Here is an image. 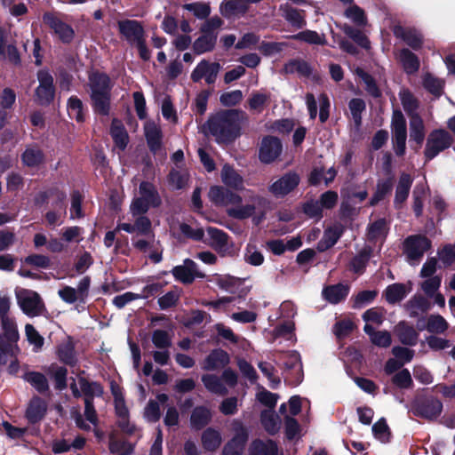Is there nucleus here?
I'll return each mask as SVG.
<instances>
[{
  "instance_id": "3c124183",
  "label": "nucleus",
  "mask_w": 455,
  "mask_h": 455,
  "mask_svg": "<svg viewBox=\"0 0 455 455\" xmlns=\"http://www.w3.org/2000/svg\"><path fill=\"white\" fill-rule=\"evenodd\" d=\"M444 81L427 73L423 77V87L436 98L442 96L444 88Z\"/></svg>"
},
{
  "instance_id": "a18cd8bd",
  "label": "nucleus",
  "mask_w": 455,
  "mask_h": 455,
  "mask_svg": "<svg viewBox=\"0 0 455 455\" xmlns=\"http://www.w3.org/2000/svg\"><path fill=\"white\" fill-rule=\"evenodd\" d=\"M221 178L223 183L231 188L239 190L243 188V180L231 166L225 165L222 169Z\"/></svg>"
},
{
  "instance_id": "c9c22d12",
  "label": "nucleus",
  "mask_w": 455,
  "mask_h": 455,
  "mask_svg": "<svg viewBox=\"0 0 455 455\" xmlns=\"http://www.w3.org/2000/svg\"><path fill=\"white\" fill-rule=\"evenodd\" d=\"M373 253L371 246H364L350 261V269L355 274H363Z\"/></svg>"
},
{
  "instance_id": "6e6d98bb",
  "label": "nucleus",
  "mask_w": 455,
  "mask_h": 455,
  "mask_svg": "<svg viewBox=\"0 0 455 455\" xmlns=\"http://www.w3.org/2000/svg\"><path fill=\"white\" fill-rule=\"evenodd\" d=\"M449 328L446 320L441 315H430L427 317L426 330L430 333L441 334Z\"/></svg>"
},
{
  "instance_id": "72a5a7b5",
  "label": "nucleus",
  "mask_w": 455,
  "mask_h": 455,
  "mask_svg": "<svg viewBox=\"0 0 455 455\" xmlns=\"http://www.w3.org/2000/svg\"><path fill=\"white\" fill-rule=\"evenodd\" d=\"M283 16L285 20L297 29L303 28L307 25L303 10H298L289 4L281 5Z\"/></svg>"
},
{
  "instance_id": "13d9d810",
  "label": "nucleus",
  "mask_w": 455,
  "mask_h": 455,
  "mask_svg": "<svg viewBox=\"0 0 455 455\" xmlns=\"http://www.w3.org/2000/svg\"><path fill=\"white\" fill-rule=\"evenodd\" d=\"M372 434L381 443H389L392 434L386 419L381 418L372 426Z\"/></svg>"
},
{
  "instance_id": "f257e3e1",
  "label": "nucleus",
  "mask_w": 455,
  "mask_h": 455,
  "mask_svg": "<svg viewBox=\"0 0 455 455\" xmlns=\"http://www.w3.org/2000/svg\"><path fill=\"white\" fill-rule=\"evenodd\" d=\"M244 116L245 113L240 109H221L209 116L203 130L214 137L218 143H232L241 136Z\"/></svg>"
},
{
  "instance_id": "f704fd0d",
  "label": "nucleus",
  "mask_w": 455,
  "mask_h": 455,
  "mask_svg": "<svg viewBox=\"0 0 455 455\" xmlns=\"http://www.w3.org/2000/svg\"><path fill=\"white\" fill-rule=\"evenodd\" d=\"M399 97L403 110L408 115L410 119H413V116H419L418 113V109L419 108V100L408 88L401 90L399 92Z\"/></svg>"
},
{
  "instance_id": "6e6552de",
  "label": "nucleus",
  "mask_w": 455,
  "mask_h": 455,
  "mask_svg": "<svg viewBox=\"0 0 455 455\" xmlns=\"http://www.w3.org/2000/svg\"><path fill=\"white\" fill-rule=\"evenodd\" d=\"M16 299L19 307L28 316H38L45 309L41 296L35 291L22 289L16 292Z\"/></svg>"
},
{
  "instance_id": "423d86ee",
  "label": "nucleus",
  "mask_w": 455,
  "mask_h": 455,
  "mask_svg": "<svg viewBox=\"0 0 455 455\" xmlns=\"http://www.w3.org/2000/svg\"><path fill=\"white\" fill-rule=\"evenodd\" d=\"M451 135L444 129L432 131L426 143L424 156L426 162H429L452 144Z\"/></svg>"
},
{
  "instance_id": "20e7f679",
  "label": "nucleus",
  "mask_w": 455,
  "mask_h": 455,
  "mask_svg": "<svg viewBox=\"0 0 455 455\" xmlns=\"http://www.w3.org/2000/svg\"><path fill=\"white\" fill-rule=\"evenodd\" d=\"M36 77L39 84L34 92V101L38 106L48 107L56 96L54 78L48 69H39Z\"/></svg>"
},
{
  "instance_id": "4be33fe9",
  "label": "nucleus",
  "mask_w": 455,
  "mask_h": 455,
  "mask_svg": "<svg viewBox=\"0 0 455 455\" xmlns=\"http://www.w3.org/2000/svg\"><path fill=\"white\" fill-rule=\"evenodd\" d=\"M144 134L149 151L156 154L163 146V133L161 129L154 123H148L144 127Z\"/></svg>"
},
{
  "instance_id": "7ed1b4c3",
  "label": "nucleus",
  "mask_w": 455,
  "mask_h": 455,
  "mask_svg": "<svg viewBox=\"0 0 455 455\" xmlns=\"http://www.w3.org/2000/svg\"><path fill=\"white\" fill-rule=\"evenodd\" d=\"M442 401L432 394L431 388L418 391L411 403V411L416 417L427 421L436 420L442 414Z\"/></svg>"
},
{
  "instance_id": "a19ab883",
  "label": "nucleus",
  "mask_w": 455,
  "mask_h": 455,
  "mask_svg": "<svg viewBox=\"0 0 455 455\" xmlns=\"http://www.w3.org/2000/svg\"><path fill=\"white\" fill-rule=\"evenodd\" d=\"M250 453L251 455H278V447L276 443L271 439L266 443L256 439L251 445Z\"/></svg>"
},
{
  "instance_id": "774afa93",
  "label": "nucleus",
  "mask_w": 455,
  "mask_h": 455,
  "mask_svg": "<svg viewBox=\"0 0 455 455\" xmlns=\"http://www.w3.org/2000/svg\"><path fill=\"white\" fill-rule=\"evenodd\" d=\"M188 180V178L187 174L182 173L181 172L173 168L169 172L167 175L169 185L173 187L175 189L184 188Z\"/></svg>"
},
{
  "instance_id": "f3484780",
  "label": "nucleus",
  "mask_w": 455,
  "mask_h": 455,
  "mask_svg": "<svg viewBox=\"0 0 455 455\" xmlns=\"http://www.w3.org/2000/svg\"><path fill=\"white\" fill-rule=\"evenodd\" d=\"M345 232V228L341 224L329 227L323 232V237L316 244V249L320 252H323L333 247L341 238Z\"/></svg>"
},
{
  "instance_id": "0eeeda50",
  "label": "nucleus",
  "mask_w": 455,
  "mask_h": 455,
  "mask_svg": "<svg viewBox=\"0 0 455 455\" xmlns=\"http://www.w3.org/2000/svg\"><path fill=\"white\" fill-rule=\"evenodd\" d=\"M42 20L62 44L72 43L76 36L75 30L69 24L61 20L57 12H45L42 16Z\"/></svg>"
},
{
  "instance_id": "a878e982",
  "label": "nucleus",
  "mask_w": 455,
  "mask_h": 455,
  "mask_svg": "<svg viewBox=\"0 0 455 455\" xmlns=\"http://www.w3.org/2000/svg\"><path fill=\"white\" fill-rule=\"evenodd\" d=\"M206 231L210 238L208 244L219 253L226 252L229 239L228 234L215 227H208Z\"/></svg>"
},
{
  "instance_id": "bb28decb",
  "label": "nucleus",
  "mask_w": 455,
  "mask_h": 455,
  "mask_svg": "<svg viewBox=\"0 0 455 455\" xmlns=\"http://www.w3.org/2000/svg\"><path fill=\"white\" fill-rule=\"evenodd\" d=\"M20 159L25 166L35 168L44 163L45 156L37 144H33L26 148L20 156Z\"/></svg>"
},
{
  "instance_id": "c03bdc74",
  "label": "nucleus",
  "mask_w": 455,
  "mask_h": 455,
  "mask_svg": "<svg viewBox=\"0 0 455 455\" xmlns=\"http://www.w3.org/2000/svg\"><path fill=\"white\" fill-rule=\"evenodd\" d=\"M1 326L3 329V335L5 339V343L11 344L17 343L20 339V334L16 322L13 318L9 316L1 319Z\"/></svg>"
},
{
  "instance_id": "aec40b11",
  "label": "nucleus",
  "mask_w": 455,
  "mask_h": 455,
  "mask_svg": "<svg viewBox=\"0 0 455 455\" xmlns=\"http://www.w3.org/2000/svg\"><path fill=\"white\" fill-rule=\"evenodd\" d=\"M212 419L211 410L204 405L196 406L190 415V426L196 431H199L206 427Z\"/></svg>"
},
{
  "instance_id": "680f3d73",
  "label": "nucleus",
  "mask_w": 455,
  "mask_h": 455,
  "mask_svg": "<svg viewBox=\"0 0 455 455\" xmlns=\"http://www.w3.org/2000/svg\"><path fill=\"white\" fill-rule=\"evenodd\" d=\"M393 135L407 134L406 119L400 109H394L391 120Z\"/></svg>"
},
{
  "instance_id": "473e14b6",
  "label": "nucleus",
  "mask_w": 455,
  "mask_h": 455,
  "mask_svg": "<svg viewBox=\"0 0 455 455\" xmlns=\"http://www.w3.org/2000/svg\"><path fill=\"white\" fill-rule=\"evenodd\" d=\"M349 293V287L343 283L328 285L323 290V297L331 304H338L344 300Z\"/></svg>"
},
{
  "instance_id": "0e129e2a",
  "label": "nucleus",
  "mask_w": 455,
  "mask_h": 455,
  "mask_svg": "<svg viewBox=\"0 0 455 455\" xmlns=\"http://www.w3.org/2000/svg\"><path fill=\"white\" fill-rule=\"evenodd\" d=\"M183 8L187 11L192 12L193 14L200 20L208 18L211 13V6L209 3L195 2L185 4Z\"/></svg>"
},
{
  "instance_id": "864d4df0",
  "label": "nucleus",
  "mask_w": 455,
  "mask_h": 455,
  "mask_svg": "<svg viewBox=\"0 0 455 455\" xmlns=\"http://www.w3.org/2000/svg\"><path fill=\"white\" fill-rule=\"evenodd\" d=\"M351 117L356 128L362 126V114L366 109L365 101L361 98H353L348 102Z\"/></svg>"
},
{
  "instance_id": "2f4dec72",
  "label": "nucleus",
  "mask_w": 455,
  "mask_h": 455,
  "mask_svg": "<svg viewBox=\"0 0 455 455\" xmlns=\"http://www.w3.org/2000/svg\"><path fill=\"white\" fill-rule=\"evenodd\" d=\"M399 61L403 67V71L407 75H414L419 70V58L407 48H403L400 50Z\"/></svg>"
},
{
  "instance_id": "49530a36",
  "label": "nucleus",
  "mask_w": 455,
  "mask_h": 455,
  "mask_svg": "<svg viewBox=\"0 0 455 455\" xmlns=\"http://www.w3.org/2000/svg\"><path fill=\"white\" fill-rule=\"evenodd\" d=\"M341 29L345 35L351 38L358 46L365 50L370 49L371 42L363 31L348 24H344Z\"/></svg>"
},
{
  "instance_id": "9d476101",
  "label": "nucleus",
  "mask_w": 455,
  "mask_h": 455,
  "mask_svg": "<svg viewBox=\"0 0 455 455\" xmlns=\"http://www.w3.org/2000/svg\"><path fill=\"white\" fill-rule=\"evenodd\" d=\"M300 183V176L294 171H289L268 187V191L275 198H283L293 192Z\"/></svg>"
},
{
  "instance_id": "c85d7f7f",
  "label": "nucleus",
  "mask_w": 455,
  "mask_h": 455,
  "mask_svg": "<svg viewBox=\"0 0 455 455\" xmlns=\"http://www.w3.org/2000/svg\"><path fill=\"white\" fill-rule=\"evenodd\" d=\"M412 182L413 179L409 173L403 172L400 175L398 183L395 188V195L394 199L395 207L400 206L407 200Z\"/></svg>"
},
{
  "instance_id": "e433bc0d",
  "label": "nucleus",
  "mask_w": 455,
  "mask_h": 455,
  "mask_svg": "<svg viewBox=\"0 0 455 455\" xmlns=\"http://www.w3.org/2000/svg\"><path fill=\"white\" fill-rule=\"evenodd\" d=\"M141 198L148 202L153 208L162 204L161 196L155 185L149 181H141L139 187Z\"/></svg>"
},
{
  "instance_id": "393cba45",
  "label": "nucleus",
  "mask_w": 455,
  "mask_h": 455,
  "mask_svg": "<svg viewBox=\"0 0 455 455\" xmlns=\"http://www.w3.org/2000/svg\"><path fill=\"white\" fill-rule=\"evenodd\" d=\"M394 34L401 38L408 46L415 51L421 49L423 45V37L416 29L403 28L401 26L395 27Z\"/></svg>"
},
{
  "instance_id": "4d7b16f0",
  "label": "nucleus",
  "mask_w": 455,
  "mask_h": 455,
  "mask_svg": "<svg viewBox=\"0 0 455 455\" xmlns=\"http://www.w3.org/2000/svg\"><path fill=\"white\" fill-rule=\"evenodd\" d=\"M283 368L287 371L298 369L299 376L297 378V384H299L303 379V370L301 357L299 352L291 351L283 362Z\"/></svg>"
},
{
  "instance_id": "e2e57ef3",
  "label": "nucleus",
  "mask_w": 455,
  "mask_h": 455,
  "mask_svg": "<svg viewBox=\"0 0 455 455\" xmlns=\"http://www.w3.org/2000/svg\"><path fill=\"white\" fill-rule=\"evenodd\" d=\"M302 212L310 219L320 220L323 217L322 207L318 201L309 199L301 204Z\"/></svg>"
},
{
  "instance_id": "c756f323",
  "label": "nucleus",
  "mask_w": 455,
  "mask_h": 455,
  "mask_svg": "<svg viewBox=\"0 0 455 455\" xmlns=\"http://www.w3.org/2000/svg\"><path fill=\"white\" fill-rule=\"evenodd\" d=\"M395 332L399 341L405 346H416L419 339V333L413 326L402 321L395 326Z\"/></svg>"
},
{
  "instance_id": "603ef678",
  "label": "nucleus",
  "mask_w": 455,
  "mask_h": 455,
  "mask_svg": "<svg viewBox=\"0 0 455 455\" xmlns=\"http://www.w3.org/2000/svg\"><path fill=\"white\" fill-rule=\"evenodd\" d=\"M356 75L364 83L365 90L371 96L375 99L380 98L382 96V92L378 86L376 80L371 74L364 71L363 68H358L356 69Z\"/></svg>"
},
{
  "instance_id": "1a4fd4ad",
  "label": "nucleus",
  "mask_w": 455,
  "mask_h": 455,
  "mask_svg": "<svg viewBox=\"0 0 455 455\" xmlns=\"http://www.w3.org/2000/svg\"><path fill=\"white\" fill-rule=\"evenodd\" d=\"M432 247L431 240L425 235H411L403 243V253L409 260L419 261Z\"/></svg>"
},
{
  "instance_id": "dca6fc26",
  "label": "nucleus",
  "mask_w": 455,
  "mask_h": 455,
  "mask_svg": "<svg viewBox=\"0 0 455 455\" xmlns=\"http://www.w3.org/2000/svg\"><path fill=\"white\" fill-rule=\"evenodd\" d=\"M56 354L58 359L65 365L74 367L78 363L76 344L71 336H68L64 342L57 346Z\"/></svg>"
},
{
  "instance_id": "39448f33",
  "label": "nucleus",
  "mask_w": 455,
  "mask_h": 455,
  "mask_svg": "<svg viewBox=\"0 0 455 455\" xmlns=\"http://www.w3.org/2000/svg\"><path fill=\"white\" fill-rule=\"evenodd\" d=\"M231 427L234 435L223 446L221 455H243L249 441V430L239 419H234Z\"/></svg>"
},
{
  "instance_id": "b1692460",
  "label": "nucleus",
  "mask_w": 455,
  "mask_h": 455,
  "mask_svg": "<svg viewBox=\"0 0 455 455\" xmlns=\"http://www.w3.org/2000/svg\"><path fill=\"white\" fill-rule=\"evenodd\" d=\"M109 133L115 146L121 151H124L129 143V134L121 120L114 118L111 122Z\"/></svg>"
},
{
  "instance_id": "37998d69",
  "label": "nucleus",
  "mask_w": 455,
  "mask_h": 455,
  "mask_svg": "<svg viewBox=\"0 0 455 455\" xmlns=\"http://www.w3.org/2000/svg\"><path fill=\"white\" fill-rule=\"evenodd\" d=\"M108 448L116 455H132L135 446L126 440L116 439L115 434H110Z\"/></svg>"
},
{
  "instance_id": "8fccbe9b",
  "label": "nucleus",
  "mask_w": 455,
  "mask_h": 455,
  "mask_svg": "<svg viewBox=\"0 0 455 455\" xmlns=\"http://www.w3.org/2000/svg\"><path fill=\"white\" fill-rule=\"evenodd\" d=\"M181 289L174 285L171 291L158 298L157 303L161 310L175 307L180 298Z\"/></svg>"
},
{
  "instance_id": "9b49d317",
  "label": "nucleus",
  "mask_w": 455,
  "mask_h": 455,
  "mask_svg": "<svg viewBox=\"0 0 455 455\" xmlns=\"http://www.w3.org/2000/svg\"><path fill=\"white\" fill-rule=\"evenodd\" d=\"M283 145L277 137L267 135L263 137L259 149V159L263 164H271L282 153Z\"/></svg>"
},
{
  "instance_id": "a211bd4d",
  "label": "nucleus",
  "mask_w": 455,
  "mask_h": 455,
  "mask_svg": "<svg viewBox=\"0 0 455 455\" xmlns=\"http://www.w3.org/2000/svg\"><path fill=\"white\" fill-rule=\"evenodd\" d=\"M425 125L423 119L420 116H413V119H410V141L411 148L418 152L421 148L425 140Z\"/></svg>"
},
{
  "instance_id": "4468645a",
  "label": "nucleus",
  "mask_w": 455,
  "mask_h": 455,
  "mask_svg": "<svg viewBox=\"0 0 455 455\" xmlns=\"http://www.w3.org/2000/svg\"><path fill=\"white\" fill-rule=\"evenodd\" d=\"M171 272L177 281L184 284L192 283L196 277L204 276V274L197 271V265L191 259H186L183 265L175 266Z\"/></svg>"
},
{
  "instance_id": "f03ea898",
  "label": "nucleus",
  "mask_w": 455,
  "mask_h": 455,
  "mask_svg": "<svg viewBox=\"0 0 455 455\" xmlns=\"http://www.w3.org/2000/svg\"><path fill=\"white\" fill-rule=\"evenodd\" d=\"M88 86L93 113L100 116H109L113 89L110 76L105 72L94 70L88 75Z\"/></svg>"
},
{
  "instance_id": "cd10ccee",
  "label": "nucleus",
  "mask_w": 455,
  "mask_h": 455,
  "mask_svg": "<svg viewBox=\"0 0 455 455\" xmlns=\"http://www.w3.org/2000/svg\"><path fill=\"white\" fill-rule=\"evenodd\" d=\"M394 182V175H390L384 180H379L376 185V190L369 201V206H376L380 201L391 195Z\"/></svg>"
},
{
  "instance_id": "7c9ffc66",
  "label": "nucleus",
  "mask_w": 455,
  "mask_h": 455,
  "mask_svg": "<svg viewBox=\"0 0 455 455\" xmlns=\"http://www.w3.org/2000/svg\"><path fill=\"white\" fill-rule=\"evenodd\" d=\"M203 448L209 452L216 451L222 443V436L219 430L209 427H206L201 435Z\"/></svg>"
},
{
  "instance_id": "ddd939ff",
  "label": "nucleus",
  "mask_w": 455,
  "mask_h": 455,
  "mask_svg": "<svg viewBox=\"0 0 455 455\" xmlns=\"http://www.w3.org/2000/svg\"><path fill=\"white\" fill-rule=\"evenodd\" d=\"M221 68L219 62H210L206 60H202L191 73V80L194 83H199L204 78L206 84H212L216 82L218 74Z\"/></svg>"
},
{
  "instance_id": "58836bf2",
  "label": "nucleus",
  "mask_w": 455,
  "mask_h": 455,
  "mask_svg": "<svg viewBox=\"0 0 455 455\" xmlns=\"http://www.w3.org/2000/svg\"><path fill=\"white\" fill-rule=\"evenodd\" d=\"M260 422L268 435H275L279 432L280 418L274 411H262L260 412Z\"/></svg>"
},
{
  "instance_id": "2eb2a0df",
  "label": "nucleus",
  "mask_w": 455,
  "mask_h": 455,
  "mask_svg": "<svg viewBox=\"0 0 455 455\" xmlns=\"http://www.w3.org/2000/svg\"><path fill=\"white\" fill-rule=\"evenodd\" d=\"M47 412V403L40 396L34 395L26 409L25 418L30 425L42 421Z\"/></svg>"
},
{
  "instance_id": "052dcab7",
  "label": "nucleus",
  "mask_w": 455,
  "mask_h": 455,
  "mask_svg": "<svg viewBox=\"0 0 455 455\" xmlns=\"http://www.w3.org/2000/svg\"><path fill=\"white\" fill-rule=\"evenodd\" d=\"M202 382L205 388L214 394H225L226 387L220 381V378L214 374H204L202 376Z\"/></svg>"
},
{
  "instance_id": "09e8293b",
  "label": "nucleus",
  "mask_w": 455,
  "mask_h": 455,
  "mask_svg": "<svg viewBox=\"0 0 455 455\" xmlns=\"http://www.w3.org/2000/svg\"><path fill=\"white\" fill-rule=\"evenodd\" d=\"M24 379L40 394H44L49 390L48 380L42 372L28 371L24 375Z\"/></svg>"
},
{
  "instance_id": "5fc2aeb1",
  "label": "nucleus",
  "mask_w": 455,
  "mask_h": 455,
  "mask_svg": "<svg viewBox=\"0 0 455 455\" xmlns=\"http://www.w3.org/2000/svg\"><path fill=\"white\" fill-rule=\"evenodd\" d=\"M291 38L315 45H324L327 43L324 35L320 36L316 31L309 29L299 32Z\"/></svg>"
},
{
  "instance_id": "5701e85b",
  "label": "nucleus",
  "mask_w": 455,
  "mask_h": 455,
  "mask_svg": "<svg viewBox=\"0 0 455 455\" xmlns=\"http://www.w3.org/2000/svg\"><path fill=\"white\" fill-rule=\"evenodd\" d=\"M78 384L84 399L94 401L95 397H102L104 395V387L99 381L89 380L79 374Z\"/></svg>"
},
{
  "instance_id": "f8f14e48",
  "label": "nucleus",
  "mask_w": 455,
  "mask_h": 455,
  "mask_svg": "<svg viewBox=\"0 0 455 455\" xmlns=\"http://www.w3.org/2000/svg\"><path fill=\"white\" fill-rule=\"evenodd\" d=\"M118 32L131 45L146 36L142 23L137 20L117 21Z\"/></svg>"
},
{
  "instance_id": "6ab92c4d",
  "label": "nucleus",
  "mask_w": 455,
  "mask_h": 455,
  "mask_svg": "<svg viewBox=\"0 0 455 455\" xmlns=\"http://www.w3.org/2000/svg\"><path fill=\"white\" fill-rule=\"evenodd\" d=\"M249 12L243 0H223L220 4V12L226 19L243 17Z\"/></svg>"
},
{
  "instance_id": "bf43d9fd",
  "label": "nucleus",
  "mask_w": 455,
  "mask_h": 455,
  "mask_svg": "<svg viewBox=\"0 0 455 455\" xmlns=\"http://www.w3.org/2000/svg\"><path fill=\"white\" fill-rule=\"evenodd\" d=\"M256 207L253 204L237 205L236 207L228 208L227 213L229 217L236 220H246L252 217Z\"/></svg>"
},
{
  "instance_id": "4c0bfd02",
  "label": "nucleus",
  "mask_w": 455,
  "mask_h": 455,
  "mask_svg": "<svg viewBox=\"0 0 455 455\" xmlns=\"http://www.w3.org/2000/svg\"><path fill=\"white\" fill-rule=\"evenodd\" d=\"M283 71L286 74L298 73L300 76L309 77L313 73L311 65L301 59H292L284 64Z\"/></svg>"
},
{
  "instance_id": "69168bd1",
  "label": "nucleus",
  "mask_w": 455,
  "mask_h": 455,
  "mask_svg": "<svg viewBox=\"0 0 455 455\" xmlns=\"http://www.w3.org/2000/svg\"><path fill=\"white\" fill-rule=\"evenodd\" d=\"M392 383L400 389H409L413 386L411 372L408 369H402L391 379Z\"/></svg>"
},
{
  "instance_id": "412c9836",
  "label": "nucleus",
  "mask_w": 455,
  "mask_h": 455,
  "mask_svg": "<svg viewBox=\"0 0 455 455\" xmlns=\"http://www.w3.org/2000/svg\"><path fill=\"white\" fill-rule=\"evenodd\" d=\"M230 362L229 355L221 348H216L205 357L204 370L215 371L226 367Z\"/></svg>"
},
{
  "instance_id": "ea45409f",
  "label": "nucleus",
  "mask_w": 455,
  "mask_h": 455,
  "mask_svg": "<svg viewBox=\"0 0 455 455\" xmlns=\"http://www.w3.org/2000/svg\"><path fill=\"white\" fill-rule=\"evenodd\" d=\"M406 287L402 283L389 284L383 292V297L389 304H395L402 301L407 295Z\"/></svg>"
},
{
  "instance_id": "79ce46f5",
  "label": "nucleus",
  "mask_w": 455,
  "mask_h": 455,
  "mask_svg": "<svg viewBox=\"0 0 455 455\" xmlns=\"http://www.w3.org/2000/svg\"><path fill=\"white\" fill-rule=\"evenodd\" d=\"M217 42V35L203 34L193 43V51L200 55L213 51Z\"/></svg>"
},
{
  "instance_id": "de8ad7c7",
  "label": "nucleus",
  "mask_w": 455,
  "mask_h": 455,
  "mask_svg": "<svg viewBox=\"0 0 455 455\" xmlns=\"http://www.w3.org/2000/svg\"><path fill=\"white\" fill-rule=\"evenodd\" d=\"M67 108L69 116L77 123L85 121L84 106L77 96L73 95L68 100Z\"/></svg>"
},
{
  "instance_id": "338daca9",
  "label": "nucleus",
  "mask_w": 455,
  "mask_h": 455,
  "mask_svg": "<svg viewBox=\"0 0 455 455\" xmlns=\"http://www.w3.org/2000/svg\"><path fill=\"white\" fill-rule=\"evenodd\" d=\"M345 16L357 26H364L367 22L364 11L356 4H353L346 9Z\"/></svg>"
}]
</instances>
